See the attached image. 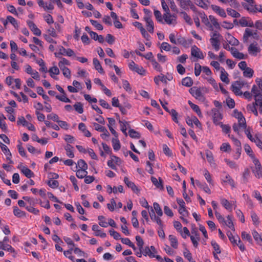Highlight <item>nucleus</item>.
<instances>
[{
    "mask_svg": "<svg viewBox=\"0 0 262 262\" xmlns=\"http://www.w3.org/2000/svg\"><path fill=\"white\" fill-rule=\"evenodd\" d=\"M171 116L172 117V120L176 122V123H179V121L178 120V114L177 112V111L174 109H171L170 111L169 110V112H168Z\"/></svg>",
    "mask_w": 262,
    "mask_h": 262,
    "instance_id": "13d9d810",
    "label": "nucleus"
},
{
    "mask_svg": "<svg viewBox=\"0 0 262 262\" xmlns=\"http://www.w3.org/2000/svg\"><path fill=\"white\" fill-rule=\"evenodd\" d=\"M232 56L238 59H243L245 58V56L243 53L239 52L236 48H234L232 52H231Z\"/></svg>",
    "mask_w": 262,
    "mask_h": 262,
    "instance_id": "58836bf2",
    "label": "nucleus"
},
{
    "mask_svg": "<svg viewBox=\"0 0 262 262\" xmlns=\"http://www.w3.org/2000/svg\"><path fill=\"white\" fill-rule=\"evenodd\" d=\"M129 136L134 139H139L140 138V134L138 132L133 129H130L128 131Z\"/></svg>",
    "mask_w": 262,
    "mask_h": 262,
    "instance_id": "052dcab7",
    "label": "nucleus"
},
{
    "mask_svg": "<svg viewBox=\"0 0 262 262\" xmlns=\"http://www.w3.org/2000/svg\"><path fill=\"white\" fill-rule=\"evenodd\" d=\"M226 11L228 15L232 17L238 18L241 16V14L239 13L231 8H227Z\"/></svg>",
    "mask_w": 262,
    "mask_h": 262,
    "instance_id": "ea45409f",
    "label": "nucleus"
},
{
    "mask_svg": "<svg viewBox=\"0 0 262 262\" xmlns=\"http://www.w3.org/2000/svg\"><path fill=\"white\" fill-rule=\"evenodd\" d=\"M204 176L206 180H207V182L210 185H213V181L212 180L211 176L210 173H209V172L207 170L205 169L204 170Z\"/></svg>",
    "mask_w": 262,
    "mask_h": 262,
    "instance_id": "e2e57ef3",
    "label": "nucleus"
},
{
    "mask_svg": "<svg viewBox=\"0 0 262 262\" xmlns=\"http://www.w3.org/2000/svg\"><path fill=\"white\" fill-rule=\"evenodd\" d=\"M224 174L225 176L223 175L221 178L222 183L228 184L232 188L235 187L234 181L230 175L225 172H224Z\"/></svg>",
    "mask_w": 262,
    "mask_h": 262,
    "instance_id": "2eb2a0df",
    "label": "nucleus"
},
{
    "mask_svg": "<svg viewBox=\"0 0 262 262\" xmlns=\"http://www.w3.org/2000/svg\"><path fill=\"white\" fill-rule=\"evenodd\" d=\"M49 72L51 77L55 78L54 75H58L60 72L57 66H54L49 69Z\"/></svg>",
    "mask_w": 262,
    "mask_h": 262,
    "instance_id": "37998d69",
    "label": "nucleus"
},
{
    "mask_svg": "<svg viewBox=\"0 0 262 262\" xmlns=\"http://www.w3.org/2000/svg\"><path fill=\"white\" fill-rule=\"evenodd\" d=\"M13 214L15 216H16L17 217H22L26 216V212L19 209L17 206L13 207Z\"/></svg>",
    "mask_w": 262,
    "mask_h": 262,
    "instance_id": "c85d7f7f",
    "label": "nucleus"
},
{
    "mask_svg": "<svg viewBox=\"0 0 262 262\" xmlns=\"http://www.w3.org/2000/svg\"><path fill=\"white\" fill-rule=\"evenodd\" d=\"M226 38L229 43L232 46H236L239 43L238 40L229 33L227 34Z\"/></svg>",
    "mask_w": 262,
    "mask_h": 262,
    "instance_id": "393cba45",
    "label": "nucleus"
},
{
    "mask_svg": "<svg viewBox=\"0 0 262 262\" xmlns=\"http://www.w3.org/2000/svg\"><path fill=\"white\" fill-rule=\"evenodd\" d=\"M195 1L196 2V4L198 6H199L204 9H208V5L207 2H205V1H204V0H195Z\"/></svg>",
    "mask_w": 262,
    "mask_h": 262,
    "instance_id": "69168bd1",
    "label": "nucleus"
},
{
    "mask_svg": "<svg viewBox=\"0 0 262 262\" xmlns=\"http://www.w3.org/2000/svg\"><path fill=\"white\" fill-rule=\"evenodd\" d=\"M180 14L182 16L183 19L185 22L189 25H191L193 24L192 20L189 15L185 11H182L180 12Z\"/></svg>",
    "mask_w": 262,
    "mask_h": 262,
    "instance_id": "c03bdc74",
    "label": "nucleus"
},
{
    "mask_svg": "<svg viewBox=\"0 0 262 262\" xmlns=\"http://www.w3.org/2000/svg\"><path fill=\"white\" fill-rule=\"evenodd\" d=\"M189 92L196 99L202 102L205 101V97L200 88L196 86H193L189 89Z\"/></svg>",
    "mask_w": 262,
    "mask_h": 262,
    "instance_id": "7ed1b4c3",
    "label": "nucleus"
},
{
    "mask_svg": "<svg viewBox=\"0 0 262 262\" xmlns=\"http://www.w3.org/2000/svg\"><path fill=\"white\" fill-rule=\"evenodd\" d=\"M252 37L253 39L255 40L259 39V35L257 31L255 30L253 32L252 30L249 28L245 29V32L243 35V39L244 41H247L250 37Z\"/></svg>",
    "mask_w": 262,
    "mask_h": 262,
    "instance_id": "0eeeda50",
    "label": "nucleus"
},
{
    "mask_svg": "<svg viewBox=\"0 0 262 262\" xmlns=\"http://www.w3.org/2000/svg\"><path fill=\"white\" fill-rule=\"evenodd\" d=\"M98 220L99 221V225L103 228H106L108 226V224L105 222V217L103 215H99L98 217Z\"/></svg>",
    "mask_w": 262,
    "mask_h": 262,
    "instance_id": "4d7b16f0",
    "label": "nucleus"
},
{
    "mask_svg": "<svg viewBox=\"0 0 262 262\" xmlns=\"http://www.w3.org/2000/svg\"><path fill=\"white\" fill-rule=\"evenodd\" d=\"M78 128L83 133L85 137H90L91 136V133L86 129L84 123H80L78 125Z\"/></svg>",
    "mask_w": 262,
    "mask_h": 262,
    "instance_id": "cd10ccee",
    "label": "nucleus"
},
{
    "mask_svg": "<svg viewBox=\"0 0 262 262\" xmlns=\"http://www.w3.org/2000/svg\"><path fill=\"white\" fill-rule=\"evenodd\" d=\"M75 110L79 114H82L83 112V105L81 102H77L74 105Z\"/></svg>",
    "mask_w": 262,
    "mask_h": 262,
    "instance_id": "bf43d9fd",
    "label": "nucleus"
},
{
    "mask_svg": "<svg viewBox=\"0 0 262 262\" xmlns=\"http://www.w3.org/2000/svg\"><path fill=\"white\" fill-rule=\"evenodd\" d=\"M252 172L256 178H260L262 177V167L259 169H252Z\"/></svg>",
    "mask_w": 262,
    "mask_h": 262,
    "instance_id": "774afa93",
    "label": "nucleus"
},
{
    "mask_svg": "<svg viewBox=\"0 0 262 262\" xmlns=\"http://www.w3.org/2000/svg\"><path fill=\"white\" fill-rule=\"evenodd\" d=\"M221 203L229 211L231 212L232 211V202H229L226 199L222 198L221 199Z\"/></svg>",
    "mask_w": 262,
    "mask_h": 262,
    "instance_id": "412c9836",
    "label": "nucleus"
},
{
    "mask_svg": "<svg viewBox=\"0 0 262 262\" xmlns=\"http://www.w3.org/2000/svg\"><path fill=\"white\" fill-rule=\"evenodd\" d=\"M77 165L79 169H87L88 165L82 159H80L77 162Z\"/></svg>",
    "mask_w": 262,
    "mask_h": 262,
    "instance_id": "338daca9",
    "label": "nucleus"
},
{
    "mask_svg": "<svg viewBox=\"0 0 262 262\" xmlns=\"http://www.w3.org/2000/svg\"><path fill=\"white\" fill-rule=\"evenodd\" d=\"M179 3V6L185 10H188L189 8L194 11L195 7L190 0H177Z\"/></svg>",
    "mask_w": 262,
    "mask_h": 262,
    "instance_id": "9d476101",
    "label": "nucleus"
},
{
    "mask_svg": "<svg viewBox=\"0 0 262 262\" xmlns=\"http://www.w3.org/2000/svg\"><path fill=\"white\" fill-rule=\"evenodd\" d=\"M211 245L214 249L213 252H215V253H216L219 254L221 253L220 247L219 245L215 241H212L211 242Z\"/></svg>",
    "mask_w": 262,
    "mask_h": 262,
    "instance_id": "680f3d73",
    "label": "nucleus"
},
{
    "mask_svg": "<svg viewBox=\"0 0 262 262\" xmlns=\"http://www.w3.org/2000/svg\"><path fill=\"white\" fill-rule=\"evenodd\" d=\"M191 55L192 56L199 59H203L204 56L200 49L195 45L193 46L191 49Z\"/></svg>",
    "mask_w": 262,
    "mask_h": 262,
    "instance_id": "f8f14e48",
    "label": "nucleus"
},
{
    "mask_svg": "<svg viewBox=\"0 0 262 262\" xmlns=\"http://www.w3.org/2000/svg\"><path fill=\"white\" fill-rule=\"evenodd\" d=\"M64 149L66 151V155L68 157L70 158H73L74 157V154L73 153L74 147L70 144H67L64 147Z\"/></svg>",
    "mask_w": 262,
    "mask_h": 262,
    "instance_id": "b1692460",
    "label": "nucleus"
},
{
    "mask_svg": "<svg viewBox=\"0 0 262 262\" xmlns=\"http://www.w3.org/2000/svg\"><path fill=\"white\" fill-rule=\"evenodd\" d=\"M153 206L158 215L161 216L163 215V212L159 204L157 202H155L154 203Z\"/></svg>",
    "mask_w": 262,
    "mask_h": 262,
    "instance_id": "0e129e2a",
    "label": "nucleus"
},
{
    "mask_svg": "<svg viewBox=\"0 0 262 262\" xmlns=\"http://www.w3.org/2000/svg\"><path fill=\"white\" fill-rule=\"evenodd\" d=\"M121 242L125 245H128L130 247L132 248L134 251L137 250L135 245L130 241L128 238H121Z\"/></svg>",
    "mask_w": 262,
    "mask_h": 262,
    "instance_id": "09e8293b",
    "label": "nucleus"
},
{
    "mask_svg": "<svg viewBox=\"0 0 262 262\" xmlns=\"http://www.w3.org/2000/svg\"><path fill=\"white\" fill-rule=\"evenodd\" d=\"M124 182L127 186L128 187L130 188L134 192L138 194L140 193V189L132 181H130L127 177H125L124 178Z\"/></svg>",
    "mask_w": 262,
    "mask_h": 262,
    "instance_id": "4468645a",
    "label": "nucleus"
},
{
    "mask_svg": "<svg viewBox=\"0 0 262 262\" xmlns=\"http://www.w3.org/2000/svg\"><path fill=\"white\" fill-rule=\"evenodd\" d=\"M0 249L7 251L11 253H15V252L14 249L8 243H3V242H0Z\"/></svg>",
    "mask_w": 262,
    "mask_h": 262,
    "instance_id": "5701e85b",
    "label": "nucleus"
},
{
    "mask_svg": "<svg viewBox=\"0 0 262 262\" xmlns=\"http://www.w3.org/2000/svg\"><path fill=\"white\" fill-rule=\"evenodd\" d=\"M209 19L211 23L212 26H214V28L216 29H220L221 27L217 19L213 15H209Z\"/></svg>",
    "mask_w": 262,
    "mask_h": 262,
    "instance_id": "c9c22d12",
    "label": "nucleus"
},
{
    "mask_svg": "<svg viewBox=\"0 0 262 262\" xmlns=\"http://www.w3.org/2000/svg\"><path fill=\"white\" fill-rule=\"evenodd\" d=\"M191 40H186L185 38L181 37L177 39V43H180L184 47H188L191 44Z\"/></svg>",
    "mask_w": 262,
    "mask_h": 262,
    "instance_id": "2f4dec72",
    "label": "nucleus"
},
{
    "mask_svg": "<svg viewBox=\"0 0 262 262\" xmlns=\"http://www.w3.org/2000/svg\"><path fill=\"white\" fill-rule=\"evenodd\" d=\"M128 68L130 70L136 72L141 75H144L145 74L146 71L144 69L142 66H140L135 63L134 61H131L129 63Z\"/></svg>",
    "mask_w": 262,
    "mask_h": 262,
    "instance_id": "6e6552de",
    "label": "nucleus"
},
{
    "mask_svg": "<svg viewBox=\"0 0 262 262\" xmlns=\"http://www.w3.org/2000/svg\"><path fill=\"white\" fill-rule=\"evenodd\" d=\"M188 104L190 107L198 114L199 117L202 116V113L199 106L193 103L191 101H188Z\"/></svg>",
    "mask_w": 262,
    "mask_h": 262,
    "instance_id": "4c0bfd02",
    "label": "nucleus"
},
{
    "mask_svg": "<svg viewBox=\"0 0 262 262\" xmlns=\"http://www.w3.org/2000/svg\"><path fill=\"white\" fill-rule=\"evenodd\" d=\"M205 154L207 161L210 164V166L212 167H215L216 164L214 160L212 152L211 151L207 149L205 150Z\"/></svg>",
    "mask_w": 262,
    "mask_h": 262,
    "instance_id": "aec40b11",
    "label": "nucleus"
},
{
    "mask_svg": "<svg viewBox=\"0 0 262 262\" xmlns=\"http://www.w3.org/2000/svg\"><path fill=\"white\" fill-rule=\"evenodd\" d=\"M227 220H225V223H224L223 225H226L231 230L235 231V228L233 223L232 220V216L228 215L227 217Z\"/></svg>",
    "mask_w": 262,
    "mask_h": 262,
    "instance_id": "7c9ffc66",
    "label": "nucleus"
},
{
    "mask_svg": "<svg viewBox=\"0 0 262 262\" xmlns=\"http://www.w3.org/2000/svg\"><path fill=\"white\" fill-rule=\"evenodd\" d=\"M151 64L154 68V69L158 72H162V68L159 64V63L156 61L155 58H152L151 60Z\"/></svg>",
    "mask_w": 262,
    "mask_h": 262,
    "instance_id": "8fccbe9b",
    "label": "nucleus"
},
{
    "mask_svg": "<svg viewBox=\"0 0 262 262\" xmlns=\"http://www.w3.org/2000/svg\"><path fill=\"white\" fill-rule=\"evenodd\" d=\"M168 238L170 242L171 246L174 249H177L178 246V243L176 236L173 235H169Z\"/></svg>",
    "mask_w": 262,
    "mask_h": 262,
    "instance_id": "e433bc0d",
    "label": "nucleus"
},
{
    "mask_svg": "<svg viewBox=\"0 0 262 262\" xmlns=\"http://www.w3.org/2000/svg\"><path fill=\"white\" fill-rule=\"evenodd\" d=\"M21 171L28 178H31L34 176V173L26 166H23Z\"/></svg>",
    "mask_w": 262,
    "mask_h": 262,
    "instance_id": "f704fd0d",
    "label": "nucleus"
},
{
    "mask_svg": "<svg viewBox=\"0 0 262 262\" xmlns=\"http://www.w3.org/2000/svg\"><path fill=\"white\" fill-rule=\"evenodd\" d=\"M73 250V248L72 247H70L69 250L63 252V254L66 257L69 258L72 261H74L75 258L74 256L72 255V251Z\"/></svg>",
    "mask_w": 262,
    "mask_h": 262,
    "instance_id": "6e6d98bb",
    "label": "nucleus"
},
{
    "mask_svg": "<svg viewBox=\"0 0 262 262\" xmlns=\"http://www.w3.org/2000/svg\"><path fill=\"white\" fill-rule=\"evenodd\" d=\"M239 25L244 27H252L254 26L253 21L249 18L245 17H242L238 21Z\"/></svg>",
    "mask_w": 262,
    "mask_h": 262,
    "instance_id": "a211bd4d",
    "label": "nucleus"
},
{
    "mask_svg": "<svg viewBox=\"0 0 262 262\" xmlns=\"http://www.w3.org/2000/svg\"><path fill=\"white\" fill-rule=\"evenodd\" d=\"M209 41L214 50L215 51H218L220 49V39L210 38Z\"/></svg>",
    "mask_w": 262,
    "mask_h": 262,
    "instance_id": "4be33fe9",
    "label": "nucleus"
},
{
    "mask_svg": "<svg viewBox=\"0 0 262 262\" xmlns=\"http://www.w3.org/2000/svg\"><path fill=\"white\" fill-rule=\"evenodd\" d=\"M164 24L174 26L177 24V15L171 14L170 13H164L163 15Z\"/></svg>",
    "mask_w": 262,
    "mask_h": 262,
    "instance_id": "39448f33",
    "label": "nucleus"
},
{
    "mask_svg": "<svg viewBox=\"0 0 262 262\" xmlns=\"http://www.w3.org/2000/svg\"><path fill=\"white\" fill-rule=\"evenodd\" d=\"M55 97L57 99L66 103L71 102V100L67 97L66 92L62 94V95H56Z\"/></svg>",
    "mask_w": 262,
    "mask_h": 262,
    "instance_id": "49530a36",
    "label": "nucleus"
},
{
    "mask_svg": "<svg viewBox=\"0 0 262 262\" xmlns=\"http://www.w3.org/2000/svg\"><path fill=\"white\" fill-rule=\"evenodd\" d=\"M245 85H248L247 82L243 80L236 81L232 84L231 88L236 95L242 96L243 92L241 91V89Z\"/></svg>",
    "mask_w": 262,
    "mask_h": 262,
    "instance_id": "f03ea898",
    "label": "nucleus"
},
{
    "mask_svg": "<svg viewBox=\"0 0 262 262\" xmlns=\"http://www.w3.org/2000/svg\"><path fill=\"white\" fill-rule=\"evenodd\" d=\"M151 181L153 183V184L158 188H163V186L162 185V180L161 178H159V181L157 179L154 177H151Z\"/></svg>",
    "mask_w": 262,
    "mask_h": 262,
    "instance_id": "473e14b6",
    "label": "nucleus"
},
{
    "mask_svg": "<svg viewBox=\"0 0 262 262\" xmlns=\"http://www.w3.org/2000/svg\"><path fill=\"white\" fill-rule=\"evenodd\" d=\"M196 184L198 186L202 189L206 193L211 194V190L206 183H201L199 181H196Z\"/></svg>",
    "mask_w": 262,
    "mask_h": 262,
    "instance_id": "c756f323",
    "label": "nucleus"
},
{
    "mask_svg": "<svg viewBox=\"0 0 262 262\" xmlns=\"http://www.w3.org/2000/svg\"><path fill=\"white\" fill-rule=\"evenodd\" d=\"M8 19L9 20V23L13 25L15 29L18 30L19 23L15 18L11 15H9L8 16Z\"/></svg>",
    "mask_w": 262,
    "mask_h": 262,
    "instance_id": "a18cd8bd",
    "label": "nucleus"
},
{
    "mask_svg": "<svg viewBox=\"0 0 262 262\" xmlns=\"http://www.w3.org/2000/svg\"><path fill=\"white\" fill-rule=\"evenodd\" d=\"M119 119V123L120 125V129L121 130L122 132V133L125 135V136H127V133H126V125L128 124V123L124 120H121L118 117Z\"/></svg>",
    "mask_w": 262,
    "mask_h": 262,
    "instance_id": "a19ab883",
    "label": "nucleus"
},
{
    "mask_svg": "<svg viewBox=\"0 0 262 262\" xmlns=\"http://www.w3.org/2000/svg\"><path fill=\"white\" fill-rule=\"evenodd\" d=\"M92 229L95 232L94 235L96 236H100L102 238H104L106 236V234L102 232L97 224H94L92 226Z\"/></svg>",
    "mask_w": 262,
    "mask_h": 262,
    "instance_id": "6ab92c4d",
    "label": "nucleus"
},
{
    "mask_svg": "<svg viewBox=\"0 0 262 262\" xmlns=\"http://www.w3.org/2000/svg\"><path fill=\"white\" fill-rule=\"evenodd\" d=\"M260 51L261 49L256 42L250 43L248 48V53L254 57L256 56Z\"/></svg>",
    "mask_w": 262,
    "mask_h": 262,
    "instance_id": "1a4fd4ad",
    "label": "nucleus"
},
{
    "mask_svg": "<svg viewBox=\"0 0 262 262\" xmlns=\"http://www.w3.org/2000/svg\"><path fill=\"white\" fill-rule=\"evenodd\" d=\"M172 78L173 77L171 74H167V76H165L163 74H161L160 75L155 77L154 80L155 83L158 85L159 84L160 81L166 84L167 80L171 81Z\"/></svg>",
    "mask_w": 262,
    "mask_h": 262,
    "instance_id": "9b49d317",
    "label": "nucleus"
},
{
    "mask_svg": "<svg viewBox=\"0 0 262 262\" xmlns=\"http://www.w3.org/2000/svg\"><path fill=\"white\" fill-rule=\"evenodd\" d=\"M212 10L220 16L225 18L227 16L225 10L219 6L212 5L211 6Z\"/></svg>",
    "mask_w": 262,
    "mask_h": 262,
    "instance_id": "dca6fc26",
    "label": "nucleus"
},
{
    "mask_svg": "<svg viewBox=\"0 0 262 262\" xmlns=\"http://www.w3.org/2000/svg\"><path fill=\"white\" fill-rule=\"evenodd\" d=\"M143 254L144 256L148 255L150 258H154L155 256V254L151 252L149 247H146L144 249H143Z\"/></svg>",
    "mask_w": 262,
    "mask_h": 262,
    "instance_id": "864d4df0",
    "label": "nucleus"
},
{
    "mask_svg": "<svg viewBox=\"0 0 262 262\" xmlns=\"http://www.w3.org/2000/svg\"><path fill=\"white\" fill-rule=\"evenodd\" d=\"M210 113L212 115L213 123L216 125L220 124L222 123L220 120L223 119V117L220 111L217 108H213L211 109Z\"/></svg>",
    "mask_w": 262,
    "mask_h": 262,
    "instance_id": "423d86ee",
    "label": "nucleus"
},
{
    "mask_svg": "<svg viewBox=\"0 0 262 262\" xmlns=\"http://www.w3.org/2000/svg\"><path fill=\"white\" fill-rule=\"evenodd\" d=\"M253 70L249 67H248L247 69L243 71V76L245 77L251 78L253 77Z\"/></svg>",
    "mask_w": 262,
    "mask_h": 262,
    "instance_id": "79ce46f5",
    "label": "nucleus"
},
{
    "mask_svg": "<svg viewBox=\"0 0 262 262\" xmlns=\"http://www.w3.org/2000/svg\"><path fill=\"white\" fill-rule=\"evenodd\" d=\"M154 14L157 21L160 24H163V17L162 16L161 12L156 9H154Z\"/></svg>",
    "mask_w": 262,
    "mask_h": 262,
    "instance_id": "72a5a7b5",
    "label": "nucleus"
},
{
    "mask_svg": "<svg viewBox=\"0 0 262 262\" xmlns=\"http://www.w3.org/2000/svg\"><path fill=\"white\" fill-rule=\"evenodd\" d=\"M59 52L55 53V57L60 58V56L64 55L68 57H72L75 56L74 52L71 49H66L63 46H60L58 47Z\"/></svg>",
    "mask_w": 262,
    "mask_h": 262,
    "instance_id": "20e7f679",
    "label": "nucleus"
},
{
    "mask_svg": "<svg viewBox=\"0 0 262 262\" xmlns=\"http://www.w3.org/2000/svg\"><path fill=\"white\" fill-rule=\"evenodd\" d=\"M93 63L95 69L100 74H104V71L97 58H94L93 60Z\"/></svg>",
    "mask_w": 262,
    "mask_h": 262,
    "instance_id": "bb28decb",
    "label": "nucleus"
},
{
    "mask_svg": "<svg viewBox=\"0 0 262 262\" xmlns=\"http://www.w3.org/2000/svg\"><path fill=\"white\" fill-rule=\"evenodd\" d=\"M228 74L226 72L223 68H221L220 78L221 80L226 84L230 82V80L228 77Z\"/></svg>",
    "mask_w": 262,
    "mask_h": 262,
    "instance_id": "a878e982",
    "label": "nucleus"
},
{
    "mask_svg": "<svg viewBox=\"0 0 262 262\" xmlns=\"http://www.w3.org/2000/svg\"><path fill=\"white\" fill-rule=\"evenodd\" d=\"M88 174L86 169H78L76 173V175L79 179L84 178Z\"/></svg>",
    "mask_w": 262,
    "mask_h": 262,
    "instance_id": "de8ad7c7",
    "label": "nucleus"
},
{
    "mask_svg": "<svg viewBox=\"0 0 262 262\" xmlns=\"http://www.w3.org/2000/svg\"><path fill=\"white\" fill-rule=\"evenodd\" d=\"M112 145L115 151H118L120 149V143L118 138H113L112 139Z\"/></svg>",
    "mask_w": 262,
    "mask_h": 262,
    "instance_id": "603ef678",
    "label": "nucleus"
},
{
    "mask_svg": "<svg viewBox=\"0 0 262 262\" xmlns=\"http://www.w3.org/2000/svg\"><path fill=\"white\" fill-rule=\"evenodd\" d=\"M27 23L30 29L34 35L36 36L41 35V32L40 30L37 27L36 25L32 21L29 20L27 21Z\"/></svg>",
    "mask_w": 262,
    "mask_h": 262,
    "instance_id": "ddd939ff",
    "label": "nucleus"
},
{
    "mask_svg": "<svg viewBox=\"0 0 262 262\" xmlns=\"http://www.w3.org/2000/svg\"><path fill=\"white\" fill-rule=\"evenodd\" d=\"M143 19L146 23V27L147 31L150 33H153L154 32V23L153 20L149 17H144Z\"/></svg>",
    "mask_w": 262,
    "mask_h": 262,
    "instance_id": "f3484780",
    "label": "nucleus"
},
{
    "mask_svg": "<svg viewBox=\"0 0 262 262\" xmlns=\"http://www.w3.org/2000/svg\"><path fill=\"white\" fill-rule=\"evenodd\" d=\"M220 150L224 152H230L231 150V147L229 143H223L221 145Z\"/></svg>",
    "mask_w": 262,
    "mask_h": 262,
    "instance_id": "5fc2aeb1",
    "label": "nucleus"
},
{
    "mask_svg": "<svg viewBox=\"0 0 262 262\" xmlns=\"http://www.w3.org/2000/svg\"><path fill=\"white\" fill-rule=\"evenodd\" d=\"M252 96H254L255 105L259 106V111L262 114V94L259 88L254 84L251 90Z\"/></svg>",
    "mask_w": 262,
    "mask_h": 262,
    "instance_id": "f257e3e1",
    "label": "nucleus"
},
{
    "mask_svg": "<svg viewBox=\"0 0 262 262\" xmlns=\"http://www.w3.org/2000/svg\"><path fill=\"white\" fill-rule=\"evenodd\" d=\"M182 84L184 86L190 87L192 85L193 81L190 77H186L182 79Z\"/></svg>",
    "mask_w": 262,
    "mask_h": 262,
    "instance_id": "3c124183",
    "label": "nucleus"
}]
</instances>
